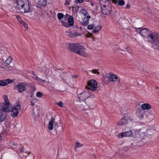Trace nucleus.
I'll use <instances>...</instances> for the list:
<instances>
[{"instance_id": "obj_1", "label": "nucleus", "mask_w": 159, "mask_h": 159, "mask_svg": "<svg viewBox=\"0 0 159 159\" xmlns=\"http://www.w3.org/2000/svg\"><path fill=\"white\" fill-rule=\"evenodd\" d=\"M15 4L21 12L25 13L30 11L31 7L28 0H16Z\"/></svg>"}, {"instance_id": "obj_2", "label": "nucleus", "mask_w": 159, "mask_h": 159, "mask_svg": "<svg viewBox=\"0 0 159 159\" xmlns=\"http://www.w3.org/2000/svg\"><path fill=\"white\" fill-rule=\"evenodd\" d=\"M70 50L84 57H88L85 48L79 43H71L69 45Z\"/></svg>"}, {"instance_id": "obj_3", "label": "nucleus", "mask_w": 159, "mask_h": 159, "mask_svg": "<svg viewBox=\"0 0 159 159\" xmlns=\"http://www.w3.org/2000/svg\"><path fill=\"white\" fill-rule=\"evenodd\" d=\"M147 39L148 41L155 45L159 43V36L156 32L151 31Z\"/></svg>"}, {"instance_id": "obj_4", "label": "nucleus", "mask_w": 159, "mask_h": 159, "mask_svg": "<svg viewBox=\"0 0 159 159\" xmlns=\"http://www.w3.org/2000/svg\"><path fill=\"white\" fill-rule=\"evenodd\" d=\"M5 102L0 103V110L1 111L8 112L10 111L9 108L10 104L9 101L6 95L3 96Z\"/></svg>"}, {"instance_id": "obj_5", "label": "nucleus", "mask_w": 159, "mask_h": 159, "mask_svg": "<svg viewBox=\"0 0 159 159\" xmlns=\"http://www.w3.org/2000/svg\"><path fill=\"white\" fill-rule=\"evenodd\" d=\"M97 85L96 81L94 80H92L88 82L87 85L85 86V88L88 90L94 91L97 90Z\"/></svg>"}, {"instance_id": "obj_6", "label": "nucleus", "mask_w": 159, "mask_h": 159, "mask_svg": "<svg viewBox=\"0 0 159 159\" xmlns=\"http://www.w3.org/2000/svg\"><path fill=\"white\" fill-rule=\"evenodd\" d=\"M146 135L145 132L141 129L135 131L134 135V137L137 141L142 140Z\"/></svg>"}, {"instance_id": "obj_7", "label": "nucleus", "mask_w": 159, "mask_h": 159, "mask_svg": "<svg viewBox=\"0 0 159 159\" xmlns=\"http://www.w3.org/2000/svg\"><path fill=\"white\" fill-rule=\"evenodd\" d=\"M67 17L66 19L64 20H62L61 22L63 26L66 27H69L72 26L74 24V20L72 16H70L69 17L68 20H67Z\"/></svg>"}, {"instance_id": "obj_8", "label": "nucleus", "mask_w": 159, "mask_h": 159, "mask_svg": "<svg viewBox=\"0 0 159 159\" xmlns=\"http://www.w3.org/2000/svg\"><path fill=\"white\" fill-rule=\"evenodd\" d=\"M20 108V106L19 104L17 105L12 108H10V111L11 112V115L12 117L14 118L18 116L19 112V110Z\"/></svg>"}, {"instance_id": "obj_9", "label": "nucleus", "mask_w": 159, "mask_h": 159, "mask_svg": "<svg viewBox=\"0 0 159 159\" xmlns=\"http://www.w3.org/2000/svg\"><path fill=\"white\" fill-rule=\"evenodd\" d=\"M102 13L105 15H108L111 12V8L109 6H106L102 4V2H100Z\"/></svg>"}, {"instance_id": "obj_10", "label": "nucleus", "mask_w": 159, "mask_h": 159, "mask_svg": "<svg viewBox=\"0 0 159 159\" xmlns=\"http://www.w3.org/2000/svg\"><path fill=\"white\" fill-rule=\"evenodd\" d=\"M118 136L119 138H122L124 137H134V135L132 132L131 130H129L120 133L118 134Z\"/></svg>"}, {"instance_id": "obj_11", "label": "nucleus", "mask_w": 159, "mask_h": 159, "mask_svg": "<svg viewBox=\"0 0 159 159\" xmlns=\"http://www.w3.org/2000/svg\"><path fill=\"white\" fill-rule=\"evenodd\" d=\"M90 96L89 92H83L78 95V97L80 100L83 101L86 100Z\"/></svg>"}, {"instance_id": "obj_12", "label": "nucleus", "mask_w": 159, "mask_h": 159, "mask_svg": "<svg viewBox=\"0 0 159 159\" xmlns=\"http://www.w3.org/2000/svg\"><path fill=\"white\" fill-rule=\"evenodd\" d=\"M77 108L81 111H83L86 110L89 107L88 106H87L84 101L80 102L78 104L77 106Z\"/></svg>"}, {"instance_id": "obj_13", "label": "nucleus", "mask_w": 159, "mask_h": 159, "mask_svg": "<svg viewBox=\"0 0 159 159\" xmlns=\"http://www.w3.org/2000/svg\"><path fill=\"white\" fill-rule=\"evenodd\" d=\"M151 31L146 29H142L140 31V34L147 39L148 38L149 34H150Z\"/></svg>"}, {"instance_id": "obj_14", "label": "nucleus", "mask_w": 159, "mask_h": 159, "mask_svg": "<svg viewBox=\"0 0 159 159\" xmlns=\"http://www.w3.org/2000/svg\"><path fill=\"white\" fill-rule=\"evenodd\" d=\"M108 79L110 82H120V80L117 75L114 74H111L108 77Z\"/></svg>"}, {"instance_id": "obj_15", "label": "nucleus", "mask_w": 159, "mask_h": 159, "mask_svg": "<svg viewBox=\"0 0 159 159\" xmlns=\"http://www.w3.org/2000/svg\"><path fill=\"white\" fill-rule=\"evenodd\" d=\"M39 111L38 108H35L33 110L32 115L35 120H37L39 116Z\"/></svg>"}, {"instance_id": "obj_16", "label": "nucleus", "mask_w": 159, "mask_h": 159, "mask_svg": "<svg viewBox=\"0 0 159 159\" xmlns=\"http://www.w3.org/2000/svg\"><path fill=\"white\" fill-rule=\"evenodd\" d=\"M66 34L68 36H69L71 38H75L81 35V34L76 32L72 33L71 31H66Z\"/></svg>"}, {"instance_id": "obj_17", "label": "nucleus", "mask_w": 159, "mask_h": 159, "mask_svg": "<svg viewBox=\"0 0 159 159\" xmlns=\"http://www.w3.org/2000/svg\"><path fill=\"white\" fill-rule=\"evenodd\" d=\"M7 116L6 112L0 111V123L4 121Z\"/></svg>"}, {"instance_id": "obj_18", "label": "nucleus", "mask_w": 159, "mask_h": 159, "mask_svg": "<svg viewBox=\"0 0 159 159\" xmlns=\"http://www.w3.org/2000/svg\"><path fill=\"white\" fill-rule=\"evenodd\" d=\"M128 123V120L125 118H122L117 123V125H122L126 124Z\"/></svg>"}, {"instance_id": "obj_19", "label": "nucleus", "mask_w": 159, "mask_h": 159, "mask_svg": "<svg viewBox=\"0 0 159 159\" xmlns=\"http://www.w3.org/2000/svg\"><path fill=\"white\" fill-rule=\"evenodd\" d=\"M55 119L54 118H52L48 123V129L50 130H52L53 129V125L55 123Z\"/></svg>"}, {"instance_id": "obj_20", "label": "nucleus", "mask_w": 159, "mask_h": 159, "mask_svg": "<svg viewBox=\"0 0 159 159\" xmlns=\"http://www.w3.org/2000/svg\"><path fill=\"white\" fill-rule=\"evenodd\" d=\"M125 49L126 51L122 50L121 49L117 48L116 51L118 52H120L121 54L125 55L126 54L127 51L129 50V48L128 47H127L125 48Z\"/></svg>"}, {"instance_id": "obj_21", "label": "nucleus", "mask_w": 159, "mask_h": 159, "mask_svg": "<svg viewBox=\"0 0 159 159\" xmlns=\"http://www.w3.org/2000/svg\"><path fill=\"white\" fill-rule=\"evenodd\" d=\"M90 18V16H87L86 17H84V20L83 22L82 23V25H87L88 24L89 20Z\"/></svg>"}, {"instance_id": "obj_22", "label": "nucleus", "mask_w": 159, "mask_h": 159, "mask_svg": "<svg viewBox=\"0 0 159 159\" xmlns=\"http://www.w3.org/2000/svg\"><path fill=\"white\" fill-rule=\"evenodd\" d=\"M142 108L144 110H149L151 108V106L148 103L143 104L141 105Z\"/></svg>"}, {"instance_id": "obj_23", "label": "nucleus", "mask_w": 159, "mask_h": 159, "mask_svg": "<svg viewBox=\"0 0 159 159\" xmlns=\"http://www.w3.org/2000/svg\"><path fill=\"white\" fill-rule=\"evenodd\" d=\"M37 2L40 6H45L46 5L47 1L46 0H37Z\"/></svg>"}, {"instance_id": "obj_24", "label": "nucleus", "mask_w": 159, "mask_h": 159, "mask_svg": "<svg viewBox=\"0 0 159 159\" xmlns=\"http://www.w3.org/2000/svg\"><path fill=\"white\" fill-rule=\"evenodd\" d=\"M11 80H7L0 81V86H5L7 84H8L11 83Z\"/></svg>"}, {"instance_id": "obj_25", "label": "nucleus", "mask_w": 159, "mask_h": 159, "mask_svg": "<svg viewBox=\"0 0 159 159\" xmlns=\"http://www.w3.org/2000/svg\"><path fill=\"white\" fill-rule=\"evenodd\" d=\"M25 89V86L22 85H19L17 86V90L20 92H22Z\"/></svg>"}, {"instance_id": "obj_26", "label": "nucleus", "mask_w": 159, "mask_h": 159, "mask_svg": "<svg viewBox=\"0 0 159 159\" xmlns=\"http://www.w3.org/2000/svg\"><path fill=\"white\" fill-rule=\"evenodd\" d=\"M54 129L56 131V132L57 133V132H59L60 130L59 129L60 128V130L62 131L63 128L62 127L59 128L58 124L57 123H55L54 124Z\"/></svg>"}, {"instance_id": "obj_27", "label": "nucleus", "mask_w": 159, "mask_h": 159, "mask_svg": "<svg viewBox=\"0 0 159 159\" xmlns=\"http://www.w3.org/2000/svg\"><path fill=\"white\" fill-rule=\"evenodd\" d=\"M102 27V26L100 24L98 25L97 26L95 27L93 30V32L94 33L98 32L101 29Z\"/></svg>"}, {"instance_id": "obj_28", "label": "nucleus", "mask_w": 159, "mask_h": 159, "mask_svg": "<svg viewBox=\"0 0 159 159\" xmlns=\"http://www.w3.org/2000/svg\"><path fill=\"white\" fill-rule=\"evenodd\" d=\"M32 74L34 77H33V78L34 77H35V79L38 80L39 82H43V83H44V80H43L39 78L38 77L36 76L33 72H32Z\"/></svg>"}, {"instance_id": "obj_29", "label": "nucleus", "mask_w": 159, "mask_h": 159, "mask_svg": "<svg viewBox=\"0 0 159 159\" xmlns=\"http://www.w3.org/2000/svg\"><path fill=\"white\" fill-rule=\"evenodd\" d=\"M83 146V144L80 143L79 142H76L75 143V150L76 151V149L78 148H79L81 147H82Z\"/></svg>"}, {"instance_id": "obj_30", "label": "nucleus", "mask_w": 159, "mask_h": 159, "mask_svg": "<svg viewBox=\"0 0 159 159\" xmlns=\"http://www.w3.org/2000/svg\"><path fill=\"white\" fill-rule=\"evenodd\" d=\"M12 58L11 56H10L6 60L5 62L7 64L9 65L12 61Z\"/></svg>"}, {"instance_id": "obj_31", "label": "nucleus", "mask_w": 159, "mask_h": 159, "mask_svg": "<svg viewBox=\"0 0 159 159\" xmlns=\"http://www.w3.org/2000/svg\"><path fill=\"white\" fill-rule=\"evenodd\" d=\"M80 13H82L84 15V17H86L87 16H88V13L87 11L85 9L81 10L80 11Z\"/></svg>"}, {"instance_id": "obj_32", "label": "nucleus", "mask_w": 159, "mask_h": 159, "mask_svg": "<svg viewBox=\"0 0 159 159\" xmlns=\"http://www.w3.org/2000/svg\"><path fill=\"white\" fill-rule=\"evenodd\" d=\"M57 16L58 19L60 20L63 17L64 15L62 13H59L57 14Z\"/></svg>"}, {"instance_id": "obj_33", "label": "nucleus", "mask_w": 159, "mask_h": 159, "mask_svg": "<svg viewBox=\"0 0 159 159\" xmlns=\"http://www.w3.org/2000/svg\"><path fill=\"white\" fill-rule=\"evenodd\" d=\"M79 9V7L77 6V5H75L72 7V9L73 11H78Z\"/></svg>"}, {"instance_id": "obj_34", "label": "nucleus", "mask_w": 159, "mask_h": 159, "mask_svg": "<svg viewBox=\"0 0 159 159\" xmlns=\"http://www.w3.org/2000/svg\"><path fill=\"white\" fill-rule=\"evenodd\" d=\"M125 1L124 0H119L118 4L120 6H123L125 4Z\"/></svg>"}, {"instance_id": "obj_35", "label": "nucleus", "mask_w": 159, "mask_h": 159, "mask_svg": "<svg viewBox=\"0 0 159 159\" xmlns=\"http://www.w3.org/2000/svg\"><path fill=\"white\" fill-rule=\"evenodd\" d=\"M91 72L94 74H97V75H99L100 73L97 69H93L91 70Z\"/></svg>"}, {"instance_id": "obj_36", "label": "nucleus", "mask_w": 159, "mask_h": 159, "mask_svg": "<svg viewBox=\"0 0 159 159\" xmlns=\"http://www.w3.org/2000/svg\"><path fill=\"white\" fill-rule=\"evenodd\" d=\"M94 26V25L93 24H92L88 26V28L89 30H92L93 29Z\"/></svg>"}, {"instance_id": "obj_37", "label": "nucleus", "mask_w": 159, "mask_h": 159, "mask_svg": "<svg viewBox=\"0 0 159 159\" xmlns=\"http://www.w3.org/2000/svg\"><path fill=\"white\" fill-rule=\"evenodd\" d=\"M16 18H17L18 21L20 23H21L23 21L21 20V18L20 17V16L19 15H17L16 16Z\"/></svg>"}, {"instance_id": "obj_38", "label": "nucleus", "mask_w": 159, "mask_h": 159, "mask_svg": "<svg viewBox=\"0 0 159 159\" xmlns=\"http://www.w3.org/2000/svg\"><path fill=\"white\" fill-rule=\"evenodd\" d=\"M43 96L42 93L40 92H38L36 93V96L38 97H41Z\"/></svg>"}, {"instance_id": "obj_39", "label": "nucleus", "mask_w": 159, "mask_h": 159, "mask_svg": "<svg viewBox=\"0 0 159 159\" xmlns=\"http://www.w3.org/2000/svg\"><path fill=\"white\" fill-rule=\"evenodd\" d=\"M21 24L23 25V26H24L25 28L26 29H27L28 28V25L24 21H22V23Z\"/></svg>"}, {"instance_id": "obj_40", "label": "nucleus", "mask_w": 159, "mask_h": 159, "mask_svg": "<svg viewBox=\"0 0 159 159\" xmlns=\"http://www.w3.org/2000/svg\"><path fill=\"white\" fill-rule=\"evenodd\" d=\"M63 103L61 101H60L58 102V106L60 107H63Z\"/></svg>"}, {"instance_id": "obj_41", "label": "nucleus", "mask_w": 159, "mask_h": 159, "mask_svg": "<svg viewBox=\"0 0 159 159\" xmlns=\"http://www.w3.org/2000/svg\"><path fill=\"white\" fill-rule=\"evenodd\" d=\"M83 2V0H76L75 2L76 3H81Z\"/></svg>"}, {"instance_id": "obj_42", "label": "nucleus", "mask_w": 159, "mask_h": 159, "mask_svg": "<svg viewBox=\"0 0 159 159\" xmlns=\"http://www.w3.org/2000/svg\"><path fill=\"white\" fill-rule=\"evenodd\" d=\"M65 5L69 4L70 0H65Z\"/></svg>"}, {"instance_id": "obj_43", "label": "nucleus", "mask_w": 159, "mask_h": 159, "mask_svg": "<svg viewBox=\"0 0 159 159\" xmlns=\"http://www.w3.org/2000/svg\"><path fill=\"white\" fill-rule=\"evenodd\" d=\"M111 1L113 3L115 4L117 3L118 2L117 0H111Z\"/></svg>"}, {"instance_id": "obj_44", "label": "nucleus", "mask_w": 159, "mask_h": 159, "mask_svg": "<svg viewBox=\"0 0 159 159\" xmlns=\"http://www.w3.org/2000/svg\"><path fill=\"white\" fill-rule=\"evenodd\" d=\"M31 105H32V106H34L35 105V103H34V100H33L31 102Z\"/></svg>"}, {"instance_id": "obj_45", "label": "nucleus", "mask_w": 159, "mask_h": 159, "mask_svg": "<svg viewBox=\"0 0 159 159\" xmlns=\"http://www.w3.org/2000/svg\"><path fill=\"white\" fill-rule=\"evenodd\" d=\"M20 151L21 152H24V148H23V146H22V147H21L20 149Z\"/></svg>"}, {"instance_id": "obj_46", "label": "nucleus", "mask_w": 159, "mask_h": 159, "mask_svg": "<svg viewBox=\"0 0 159 159\" xmlns=\"http://www.w3.org/2000/svg\"><path fill=\"white\" fill-rule=\"evenodd\" d=\"M130 6L129 4H128L126 6V8L127 9H129L130 8Z\"/></svg>"}, {"instance_id": "obj_47", "label": "nucleus", "mask_w": 159, "mask_h": 159, "mask_svg": "<svg viewBox=\"0 0 159 159\" xmlns=\"http://www.w3.org/2000/svg\"><path fill=\"white\" fill-rule=\"evenodd\" d=\"M129 120L130 121H132L133 120V119L132 118H129Z\"/></svg>"}, {"instance_id": "obj_48", "label": "nucleus", "mask_w": 159, "mask_h": 159, "mask_svg": "<svg viewBox=\"0 0 159 159\" xmlns=\"http://www.w3.org/2000/svg\"><path fill=\"white\" fill-rule=\"evenodd\" d=\"M13 144L14 145H15V146H16V143H13Z\"/></svg>"}, {"instance_id": "obj_49", "label": "nucleus", "mask_w": 159, "mask_h": 159, "mask_svg": "<svg viewBox=\"0 0 159 159\" xmlns=\"http://www.w3.org/2000/svg\"><path fill=\"white\" fill-rule=\"evenodd\" d=\"M140 118L141 119H142L143 118V116L142 115L141 116Z\"/></svg>"}, {"instance_id": "obj_50", "label": "nucleus", "mask_w": 159, "mask_h": 159, "mask_svg": "<svg viewBox=\"0 0 159 159\" xmlns=\"http://www.w3.org/2000/svg\"><path fill=\"white\" fill-rule=\"evenodd\" d=\"M91 5L92 6H93V3H91Z\"/></svg>"}, {"instance_id": "obj_51", "label": "nucleus", "mask_w": 159, "mask_h": 159, "mask_svg": "<svg viewBox=\"0 0 159 159\" xmlns=\"http://www.w3.org/2000/svg\"><path fill=\"white\" fill-rule=\"evenodd\" d=\"M76 76H77V75H75V76H72V77L73 78V77H76Z\"/></svg>"}]
</instances>
